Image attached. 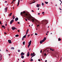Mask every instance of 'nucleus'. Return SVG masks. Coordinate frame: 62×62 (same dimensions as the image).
Here are the masks:
<instances>
[{
  "mask_svg": "<svg viewBox=\"0 0 62 62\" xmlns=\"http://www.w3.org/2000/svg\"><path fill=\"white\" fill-rule=\"evenodd\" d=\"M42 24H43L44 25H46L47 23H48V21L47 20H43L42 21Z\"/></svg>",
  "mask_w": 62,
  "mask_h": 62,
  "instance_id": "nucleus-1",
  "label": "nucleus"
},
{
  "mask_svg": "<svg viewBox=\"0 0 62 62\" xmlns=\"http://www.w3.org/2000/svg\"><path fill=\"white\" fill-rule=\"evenodd\" d=\"M8 11V8H4V11L6 13Z\"/></svg>",
  "mask_w": 62,
  "mask_h": 62,
  "instance_id": "nucleus-2",
  "label": "nucleus"
},
{
  "mask_svg": "<svg viewBox=\"0 0 62 62\" xmlns=\"http://www.w3.org/2000/svg\"><path fill=\"white\" fill-rule=\"evenodd\" d=\"M41 5V4H37L36 7H38V8H39V6H40Z\"/></svg>",
  "mask_w": 62,
  "mask_h": 62,
  "instance_id": "nucleus-3",
  "label": "nucleus"
},
{
  "mask_svg": "<svg viewBox=\"0 0 62 62\" xmlns=\"http://www.w3.org/2000/svg\"><path fill=\"white\" fill-rule=\"evenodd\" d=\"M44 41H43V40H41L40 41V44H42V43H43V42H44Z\"/></svg>",
  "mask_w": 62,
  "mask_h": 62,
  "instance_id": "nucleus-4",
  "label": "nucleus"
},
{
  "mask_svg": "<svg viewBox=\"0 0 62 62\" xmlns=\"http://www.w3.org/2000/svg\"><path fill=\"white\" fill-rule=\"evenodd\" d=\"M35 54V53L33 52V53H31L30 55L31 56H32L34 55Z\"/></svg>",
  "mask_w": 62,
  "mask_h": 62,
  "instance_id": "nucleus-5",
  "label": "nucleus"
},
{
  "mask_svg": "<svg viewBox=\"0 0 62 62\" xmlns=\"http://www.w3.org/2000/svg\"><path fill=\"white\" fill-rule=\"evenodd\" d=\"M30 55V54H29V52H28L27 53V56H28V57H29V56Z\"/></svg>",
  "mask_w": 62,
  "mask_h": 62,
  "instance_id": "nucleus-6",
  "label": "nucleus"
},
{
  "mask_svg": "<svg viewBox=\"0 0 62 62\" xmlns=\"http://www.w3.org/2000/svg\"><path fill=\"white\" fill-rule=\"evenodd\" d=\"M8 42L9 43H11V41L10 40H8Z\"/></svg>",
  "mask_w": 62,
  "mask_h": 62,
  "instance_id": "nucleus-7",
  "label": "nucleus"
},
{
  "mask_svg": "<svg viewBox=\"0 0 62 62\" xmlns=\"http://www.w3.org/2000/svg\"><path fill=\"white\" fill-rule=\"evenodd\" d=\"M23 55H24V53H23L22 52L21 53V56H23Z\"/></svg>",
  "mask_w": 62,
  "mask_h": 62,
  "instance_id": "nucleus-8",
  "label": "nucleus"
},
{
  "mask_svg": "<svg viewBox=\"0 0 62 62\" xmlns=\"http://www.w3.org/2000/svg\"><path fill=\"white\" fill-rule=\"evenodd\" d=\"M18 17L16 18L15 19V21H16V22L17 21H18Z\"/></svg>",
  "mask_w": 62,
  "mask_h": 62,
  "instance_id": "nucleus-9",
  "label": "nucleus"
},
{
  "mask_svg": "<svg viewBox=\"0 0 62 62\" xmlns=\"http://www.w3.org/2000/svg\"><path fill=\"white\" fill-rule=\"evenodd\" d=\"M15 29H16L15 27H12V30H15Z\"/></svg>",
  "mask_w": 62,
  "mask_h": 62,
  "instance_id": "nucleus-10",
  "label": "nucleus"
},
{
  "mask_svg": "<svg viewBox=\"0 0 62 62\" xmlns=\"http://www.w3.org/2000/svg\"><path fill=\"white\" fill-rule=\"evenodd\" d=\"M20 3V0H18V1L17 3V6H19V4Z\"/></svg>",
  "mask_w": 62,
  "mask_h": 62,
  "instance_id": "nucleus-11",
  "label": "nucleus"
},
{
  "mask_svg": "<svg viewBox=\"0 0 62 62\" xmlns=\"http://www.w3.org/2000/svg\"><path fill=\"white\" fill-rule=\"evenodd\" d=\"M46 37H44V39L42 40H43V41H44L45 40H46Z\"/></svg>",
  "mask_w": 62,
  "mask_h": 62,
  "instance_id": "nucleus-12",
  "label": "nucleus"
},
{
  "mask_svg": "<svg viewBox=\"0 0 62 62\" xmlns=\"http://www.w3.org/2000/svg\"><path fill=\"white\" fill-rule=\"evenodd\" d=\"M31 42H32V41H31V40H30V41L29 42V45H31Z\"/></svg>",
  "mask_w": 62,
  "mask_h": 62,
  "instance_id": "nucleus-13",
  "label": "nucleus"
},
{
  "mask_svg": "<svg viewBox=\"0 0 62 62\" xmlns=\"http://www.w3.org/2000/svg\"><path fill=\"white\" fill-rule=\"evenodd\" d=\"M12 19H15V16H14V15H13V16Z\"/></svg>",
  "mask_w": 62,
  "mask_h": 62,
  "instance_id": "nucleus-14",
  "label": "nucleus"
},
{
  "mask_svg": "<svg viewBox=\"0 0 62 62\" xmlns=\"http://www.w3.org/2000/svg\"><path fill=\"white\" fill-rule=\"evenodd\" d=\"M11 15H12V13H10V14H9L8 15V16H11Z\"/></svg>",
  "mask_w": 62,
  "mask_h": 62,
  "instance_id": "nucleus-15",
  "label": "nucleus"
},
{
  "mask_svg": "<svg viewBox=\"0 0 62 62\" xmlns=\"http://www.w3.org/2000/svg\"><path fill=\"white\" fill-rule=\"evenodd\" d=\"M58 41H61V39L60 38H59L58 39Z\"/></svg>",
  "mask_w": 62,
  "mask_h": 62,
  "instance_id": "nucleus-16",
  "label": "nucleus"
},
{
  "mask_svg": "<svg viewBox=\"0 0 62 62\" xmlns=\"http://www.w3.org/2000/svg\"><path fill=\"white\" fill-rule=\"evenodd\" d=\"M22 14H25V11H23V12H22Z\"/></svg>",
  "mask_w": 62,
  "mask_h": 62,
  "instance_id": "nucleus-17",
  "label": "nucleus"
},
{
  "mask_svg": "<svg viewBox=\"0 0 62 62\" xmlns=\"http://www.w3.org/2000/svg\"><path fill=\"white\" fill-rule=\"evenodd\" d=\"M31 21L32 22V23H33V22H34V19H31Z\"/></svg>",
  "mask_w": 62,
  "mask_h": 62,
  "instance_id": "nucleus-18",
  "label": "nucleus"
},
{
  "mask_svg": "<svg viewBox=\"0 0 62 62\" xmlns=\"http://www.w3.org/2000/svg\"><path fill=\"white\" fill-rule=\"evenodd\" d=\"M3 27H4V29L5 28V26L4 25H3L2 26V28H3Z\"/></svg>",
  "mask_w": 62,
  "mask_h": 62,
  "instance_id": "nucleus-19",
  "label": "nucleus"
},
{
  "mask_svg": "<svg viewBox=\"0 0 62 62\" xmlns=\"http://www.w3.org/2000/svg\"><path fill=\"white\" fill-rule=\"evenodd\" d=\"M33 61V59H31L30 61L31 62H32V61Z\"/></svg>",
  "mask_w": 62,
  "mask_h": 62,
  "instance_id": "nucleus-20",
  "label": "nucleus"
},
{
  "mask_svg": "<svg viewBox=\"0 0 62 62\" xmlns=\"http://www.w3.org/2000/svg\"><path fill=\"white\" fill-rule=\"evenodd\" d=\"M15 37H19V35H15Z\"/></svg>",
  "mask_w": 62,
  "mask_h": 62,
  "instance_id": "nucleus-21",
  "label": "nucleus"
},
{
  "mask_svg": "<svg viewBox=\"0 0 62 62\" xmlns=\"http://www.w3.org/2000/svg\"><path fill=\"white\" fill-rule=\"evenodd\" d=\"M45 3H46V4H47L48 3V2H46L45 1Z\"/></svg>",
  "mask_w": 62,
  "mask_h": 62,
  "instance_id": "nucleus-22",
  "label": "nucleus"
},
{
  "mask_svg": "<svg viewBox=\"0 0 62 62\" xmlns=\"http://www.w3.org/2000/svg\"><path fill=\"white\" fill-rule=\"evenodd\" d=\"M26 35H25V36H24L23 37V38H26Z\"/></svg>",
  "mask_w": 62,
  "mask_h": 62,
  "instance_id": "nucleus-23",
  "label": "nucleus"
},
{
  "mask_svg": "<svg viewBox=\"0 0 62 62\" xmlns=\"http://www.w3.org/2000/svg\"><path fill=\"white\" fill-rule=\"evenodd\" d=\"M21 58H24V56H21Z\"/></svg>",
  "mask_w": 62,
  "mask_h": 62,
  "instance_id": "nucleus-24",
  "label": "nucleus"
},
{
  "mask_svg": "<svg viewBox=\"0 0 62 62\" xmlns=\"http://www.w3.org/2000/svg\"><path fill=\"white\" fill-rule=\"evenodd\" d=\"M11 22H12V23H13V22H14V20H12L11 21Z\"/></svg>",
  "mask_w": 62,
  "mask_h": 62,
  "instance_id": "nucleus-25",
  "label": "nucleus"
},
{
  "mask_svg": "<svg viewBox=\"0 0 62 62\" xmlns=\"http://www.w3.org/2000/svg\"><path fill=\"white\" fill-rule=\"evenodd\" d=\"M23 45H24V44H25V42L24 41L23 42Z\"/></svg>",
  "mask_w": 62,
  "mask_h": 62,
  "instance_id": "nucleus-26",
  "label": "nucleus"
},
{
  "mask_svg": "<svg viewBox=\"0 0 62 62\" xmlns=\"http://www.w3.org/2000/svg\"><path fill=\"white\" fill-rule=\"evenodd\" d=\"M42 6H44V3H42Z\"/></svg>",
  "mask_w": 62,
  "mask_h": 62,
  "instance_id": "nucleus-27",
  "label": "nucleus"
},
{
  "mask_svg": "<svg viewBox=\"0 0 62 62\" xmlns=\"http://www.w3.org/2000/svg\"><path fill=\"white\" fill-rule=\"evenodd\" d=\"M1 60H2V58H1V56H0V61H1Z\"/></svg>",
  "mask_w": 62,
  "mask_h": 62,
  "instance_id": "nucleus-28",
  "label": "nucleus"
},
{
  "mask_svg": "<svg viewBox=\"0 0 62 62\" xmlns=\"http://www.w3.org/2000/svg\"><path fill=\"white\" fill-rule=\"evenodd\" d=\"M35 1L33 2L32 3H30V4H32L33 3H35Z\"/></svg>",
  "mask_w": 62,
  "mask_h": 62,
  "instance_id": "nucleus-29",
  "label": "nucleus"
},
{
  "mask_svg": "<svg viewBox=\"0 0 62 62\" xmlns=\"http://www.w3.org/2000/svg\"><path fill=\"white\" fill-rule=\"evenodd\" d=\"M10 24H11L12 23V22H11V21L10 22Z\"/></svg>",
  "mask_w": 62,
  "mask_h": 62,
  "instance_id": "nucleus-30",
  "label": "nucleus"
},
{
  "mask_svg": "<svg viewBox=\"0 0 62 62\" xmlns=\"http://www.w3.org/2000/svg\"><path fill=\"white\" fill-rule=\"evenodd\" d=\"M11 49H13V50H14V47H11Z\"/></svg>",
  "mask_w": 62,
  "mask_h": 62,
  "instance_id": "nucleus-31",
  "label": "nucleus"
},
{
  "mask_svg": "<svg viewBox=\"0 0 62 62\" xmlns=\"http://www.w3.org/2000/svg\"><path fill=\"white\" fill-rule=\"evenodd\" d=\"M18 52H20V49H19V50H18Z\"/></svg>",
  "mask_w": 62,
  "mask_h": 62,
  "instance_id": "nucleus-32",
  "label": "nucleus"
},
{
  "mask_svg": "<svg viewBox=\"0 0 62 62\" xmlns=\"http://www.w3.org/2000/svg\"><path fill=\"white\" fill-rule=\"evenodd\" d=\"M28 31H29V29H28L27 30L26 32H28Z\"/></svg>",
  "mask_w": 62,
  "mask_h": 62,
  "instance_id": "nucleus-33",
  "label": "nucleus"
},
{
  "mask_svg": "<svg viewBox=\"0 0 62 62\" xmlns=\"http://www.w3.org/2000/svg\"><path fill=\"white\" fill-rule=\"evenodd\" d=\"M30 46V45H28V48H29V46Z\"/></svg>",
  "mask_w": 62,
  "mask_h": 62,
  "instance_id": "nucleus-34",
  "label": "nucleus"
},
{
  "mask_svg": "<svg viewBox=\"0 0 62 62\" xmlns=\"http://www.w3.org/2000/svg\"><path fill=\"white\" fill-rule=\"evenodd\" d=\"M23 39H24V38H23V37L22 39V40H23Z\"/></svg>",
  "mask_w": 62,
  "mask_h": 62,
  "instance_id": "nucleus-35",
  "label": "nucleus"
},
{
  "mask_svg": "<svg viewBox=\"0 0 62 62\" xmlns=\"http://www.w3.org/2000/svg\"><path fill=\"white\" fill-rule=\"evenodd\" d=\"M25 15H26V16H28V14H26Z\"/></svg>",
  "mask_w": 62,
  "mask_h": 62,
  "instance_id": "nucleus-36",
  "label": "nucleus"
},
{
  "mask_svg": "<svg viewBox=\"0 0 62 62\" xmlns=\"http://www.w3.org/2000/svg\"><path fill=\"white\" fill-rule=\"evenodd\" d=\"M46 54L45 53L44 54V56H46Z\"/></svg>",
  "mask_w": 62,
  "mask_h": 62,
  "instance_id": "nucleus-37",
  "label": "nucleus"
},
{
  "mask_svg": "<svg viewBox=\"0 0 62 62\" xmlns=\"http://www.w3.org/2000/svg\"><path fill=\"white\" fill-rule=\"evenodd\" d=\"M28 33V32L26 31V35H27Z\"/></svg>",
  "mask_w": 62,
  "mask_h": 62,
  "instance_id": "nucleus-38",
  "label": "nucleus"
},
{
  "mask_svg": "<svg viewBox=\"0 0 62 62\" xmlns=\"http://www.w3.org/2000/svg\"><path fill=\"white\" fill-rule=\"evenodd\" d=\"M35 35H38V34L37 33H35Z\"/></svg>",
  "mask_w": 62,
  "mask_h": 62,
  "instance_id": "nucleus-39",
  "label": "nucleus"
},
{
  "mask_svg": "<svg viewBox=\"0 0 62 62\" xmlns=\"http://www.w3.org/2000/svg\"><path fill=\"white\" fill-rule=\"evenodd\" d=\"M42 50H41V51H40V53H42Z\"/></svg>",
  "mask_w": 62,
  "mask_h": 62,
  "instance_id": "nucleus-40",
  "label": "nucleus"
},
{
  "mask_svg": "<svg viewBox=\"0 0 62 62\" xmlns=\"http://www.w3.org/2000/svg\"><path fill=\"white\" fill-rule=\"evenodd\" d=\"M20 14L21 15H22V14H23L22 12H21Z\"/></svg>",
  "mask_w": 62,
  "mask_h": 62,
  "instance_id": "nucleus-41",
  "label": "nucleus"
},
{
  "mask_svg": "<svg viewBox=\"0 0 62 62\" xmlns=\"http://www.w3.org/2000/svg\"><path fill=\"white\" fill-rule=\"evenodd\" d=\"M7 1H5L4 2L5 3H7Z\"/></svg>",
  "mask_w": 62,
  "mask_h": 62,
  "instance_id": "nucleus-42",
  "label": "nucleus"
},
{
  "mask_svg": "<svg viewBox=\"0 0 62 62\" xmlns=\"http://www.w3.org/2000/svg\"><path fill=\"white\" fill-rule=\"evenodd\" d=\"M38 61H40V60L39 59H38Z\"/></svg>",
  "mask_w": 62,
  "mask_h": 62,
  "instance_id": "nucleus-43",
  "label": "nucleus"
},
{
  "mask_svg": "<svg viewBox=\"0 0 62 62\" xmlns=\"http://www.w3.org/2000/svg\"><path fill=\"white\" fill-rule=\"evenodd\" d=\"M0 24H2V23H1V21H0Z\"/></svg>",
  "mask_w": 62,
  "mask_h": 62,
  "instance_id": "nucleus-44",
  "label": "nucleus"
},
{
  "mask_svg": "<svg viewBox=\"0 0 62 62\" xmlns=\"http://www.w3.org/2000/svg\"><path fill=\"white\" fill-rule=\"evenodd\" d=\"M8 50H7V49H6V52H8Z\"/></svg>",
  "mask_w": 62,
  "mask_h": 62,
  "instance_id": "nucleus-45",
  "label": "nucleus"
},
{
  "mask_svg": "<svg viewBox=\"0 0 62 62\" xmlns=\"http://www.w3.org/2000/svg\"><path fill=\"white\" fill-rule=\"evenodd\" d=\"M7 30L8 31H9V29H8H8H7Z\"/></svg>",
  "mask_w": 62,
  "mask_h": 62,
  "instance_id": "nucleus-46",
  "label": "nucleus"
},
{
  "mask_svg": "<svg viewBox=\"0 0 62 62\" xmlns=\"http://www.w3.org/2000/svg\"><path fill=\"white\" fill-rule=\"evenodd\" d=\"M4 33L5 34H7V33L6 32H4Z\"/></svg>",
  "mask_w": 62,
  "mask_h": 62,
  "instance_id": "nucleus-47",
  "label": "nucleus"
},
{
  "mask_svg": "<svg viewBox=\"0 0 62 62\" xmlns=\"http://www.w3.org/2000/svg\"><path fill=\"white\" fill-rule=\"evenodd\" d=\"M54 49H52V50H51V51H54Z\"/></svg>",
  "mask_w": 62,
  "mask_h": 62,
  "instance_id": "nucleus-48",
  "label": "nucleus"
},
{
  "mask_svg": "<svg viewBox=\"0 0 62 62\" xmlns=\"http://www.w3.org/2000/svg\"><path fill=\"white\" fill-rule=\"evenodd\" d=\"M17 23L18 24H20V22H18Z\"/></svg>",
  "mask_w": 62,
  "mask_h": 62,
  "instance_id": "nucleus-49",
  "label": "nucleus"
},
{
  "mask_svg": "<svg viewBox=\"0 0 62 62\" xmlns=\"http://www.w3.org/2000/svg\"><path fill=\"white\" fill-rule=\"evenodd\" d=\"M34 56H35V55H33V56H31V57H34Z\"/></svg>",
  "mask_w": 62,
  "mask_h": 62,
  "instance_id": "nucleus-50",
  "label": "nucleus"
},
{
  "mask_svg": "<svg viewBox=\"0 0 62 62\" xmlns=\"http://www.w3.org/2000/svg\"><path fill=\"white\" fill-rule=\"evenodd\" d=\"M26 21H27V20L26 19H25Z\"/></svg>",
  "mask_w": 62,
  "mask_h": 62,
  "instance_id": "nucleus-51",
  "label": "nucleus"
},
{
  "mask_svg": "<svg viewBox=\"0 0 62 62\" xmlns=\"http://www.w3.org/2000/svg\"><path fill=\"white\" fill-rule=\"evenodd\" d=\"M30 36V35H28V37H29Z\"/></svg>",
  "mask_w": 62,
  "mask_h": 62,
  "instance_id": "nucleus-52",
  "label": "nucleus"
},
{
  "mask_svg": "<svg viewBox=\"0 0 62 62\" xmlns=\"http://www.w3.org/2000/svg\"><path fill=\"white\" fill-rule=\"evenodd\" d=\"M59 9H60V10H62L61 8H59Z\"/></svg>",
  "mask_w": 62,
  "mask_h": 62,
  "instance_id": "nucleus-53",
  "label": "nucleus"
},
{
  "mask_svg": "<svg viewBox=\"0 0 62 62\" xmlns=\"http://www.w3.org/2000/svg\"><path fill=\"white\" fill-rule=\"evenodd\" d=\"M42 13V14H43L44 13V12H43Z\"/></svg>",
  "mask_w": 62,
  "mask_h": 62,
  "instance_id": "nucleus-54",
  "label": "nucleus"
},
{
  "mask_svg": "<svg viewBox=\"0 0 62 62\" xmlns=\"http://www.w3.org/2000/svg\"><path fill=\"white\" fill-rule=\"evenodd\" d=\"M39 25H37V27H38V26H39Z\"/></svg>",
  "mask_w": 62,
  "mask_h": 62,
  "instance_id": "nucleus-55",
  "label": "nucleus"
},
{
  "mask_svg": "<svg viewBox=\"0 0 62 62\" xmlns=\"http://www.w3.org/2000/svg\"><path fill=\"white\" fill-rule=\"evenodd\" d=\"M31 12H34V11H33V10H32L31 11Z\"/></svg>",
  "mask_w": 62,
  "mask_h": 62,
  "instance_id": "nucleus-56",
  "label": "nucleus"
},
{
  "mask_svg": "<svg viewBox=\"0 0 62 62\" xmlns=\"http://www.w3.org/2000/svg\"><path fill=\"white\" fill-rule=\"evenodd\" d=\"M15 0H13V2L14 1H15Z\"/></svg>",
  "mask_w": 62,
  "mask_h": 62,
  "instance_id": "nucleus-57",
  "label": "nucleus"
},
{
  "mask_svg": "<svg viewBox=\"0 0 62 62\" xmlns=\"http://www.w3.org/2000/svg\"><path fill=\"white\" fill-rule=\"evenodd\" d=\"M38 15H40V13H38Z\"/></svg>",
  "mask_w": 62,
  "mask_h": 62,
  "instance_id": "nucleus-58",
  "label": "nucleus"
},
{
  "mask_svg": "<svg viewBox=\"0 0 62 62\" xmlns=\"http://www.w3.org/2000/svg\"><path fill=\"white\" fill-rule=\"evenodd\" d=\"M49 31H47V32H46V33H49Z\"/></svg>",
  "mask_w": 62,
  "mask_h": 62,
  "instance_id": "nucleus-59",
  "label": "nucleus"
},
{
  "mask_svg": "<svg viewBox=\"0 0 62 62\" xmlns=\"http://www.w3.org/2000/svg\"><path fill=\"white\" fill-rule=\"evenodd\" d=\"M5 26H7V23H6V24H5Z\"/></svg>",
  "mask_w": 62,
  "mask_h": 62,
  "instance_id": "nucleus-60",
  "label": "nucleus"
},
{
  "mask_svg": "<svg viewBox=\"0 0 62 62\" xmlns=\"http://www.w3.org/2000/svg\"><path fill=\"white\" fill-rule=\"evenodd\" d=\"M52 49H51V48H50V50H52Z\"/></svg>",
  "mask_w": 62,
  "mask_h": 62,
  "instance_id": "nucleus-61",
  "label": "nucleus"
},
{
  "mask_svg": "<svg viewBox=\"0 0 62 62\" xmlns=\"http://www.w3.org/2000/svg\"><path fill=\"white\" fill-rule=\"evenodd\" d=\"M18 31L19 32H20V31H19V30H18Z\"/></svg>",
  "mask_w": 62,
  "mask_h": 62,
  "instance_id": "nucleus-62",
  "label": "nucleus"
},
{
  "mask_svg": "<svg viewBox=\"0 0 62 62\" xmlns=\"http://www.w3.org/2000/svg\"><path fill=\"white\" fill-rule=\"evenodd\" d=\"M60 2H61V3H62V1H61V0L60 1Z\"/></svg>",
  "mask_w": 62,
  "mask_h": 62,
  "instance_id": "nucleus-63",
  "label": "nucleus"
},
{
  "mask_svg": "<svg viewBox=\"0 0 62 62\" xmlns=\"http://www.w3.org/2000/svg\"><path fill=\"white\" fill-rule=\"evenodd\" d=\"M45 62H47V60H46V61Z\"/></svg>",
  "mask_w": 62,
  "mask_h": 62,
  "instance_id": "nucleus-64",
  "label": "nucleus"
}]
</instances>
